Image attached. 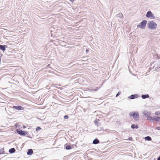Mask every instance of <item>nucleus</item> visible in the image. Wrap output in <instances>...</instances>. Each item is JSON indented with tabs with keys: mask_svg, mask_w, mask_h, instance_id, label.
<instances>
[{
	"mask_svg": "<svg viewBox=\"0 0 160 160\" xmlns=\"http://www.w3.org/2000/svg\"><path fill=\"white\" fill-rule=\"evenodd\" d=\"M65 148L67 150H70L72 148V147L69 145H67L66 146Z\"/></svg>",
	"mask_w": 160,
	"mask_h": 160,
	"instance_id": "nucleus-19",
	"label": "nucleus"
},
{
	"mask_svg": "<svg viewBox=\"0 0 160 160\" xmlns=\"http://www.w3.org/2000/svg\"><path fill=\"white\" fill-rule=\"evenodd\" d=\"M146 16L148 18L151 19H155V18L154 15L150 11H148L146 13Z\"/></svg>",
	"mask_w": 160,
	"mask_h": 160,
	"instance_id": "nucleus-4",
	"label": "nucleus"
},
{
	"mask_svg": "<svg viewBox=\"0 0 160 160\" xmlns=\"http://www.w3.org/2000/svg\"><path fill=\"white\" fill-rule=\"evenodd\" d=\"M120 92H118L117 94L116 95V97H117L120 94Z\"/></svg>",
	"mask_w": 160,
	"mask_h": 160,
	"instance_id": "nucleus-24",
	"label": "nucleus"
},
{
	"mask_svg": "<svg viewBox=\"0 0 160 160\" xmlns=\"http://www.w3.org/2000/svg\"><path fill=\"white\" fill-rule=\"evenodd\" d=\"M148 28L151 30H154L157 27V24L153 21H148Z\"/></svg>",
	"mask_w": 160,
	"mask_h": 160,
	"instance_id": "nucleus-1",
	"label": "nucleus"
},
{
	"mask_svg": "<svg viewBox=\"0 0 160 160\" xmlns=\"http://www.w3.org/2000/svg\"><path fill=\"white\" fill-rule=\"evenodd\" d=\"M139 97L138 94H132L128 97V98L130 99H133L136 98H137Z\"/></svg>",
	"mask_w": 160,
	"mask_h": 160,
	"instance_id": "nucleus-7",
	"label": "nucleus"
},
{
	"mask_svg": "<svg viewBox=\"0 0 160 160\" xmlns=\"http://www.w3.org/2000/svg\"><path fill=\"white\" fill-rule=\"evenodd\" d=\"M7 48V46L5 45H0V49L3 51H4L6 50V48Z\"/></svg>",
	"mask_w": 160,
	"mask_h": 160,
	"instance_id": "nucleus-9",
	"label": "nucleus"
},
{
	"mask_svg": "<svg viewBox=\"0 0 160 160\" xmlns=\"http://www.w3.org/2000/svg\"><path fill=\"white\" fill-rule=\"evenodd\" d=\"M144 139L147 141H150L152 140V138L150 136H147L145 137Z\"/></svg>",
	"mask_w": 160,
	"mask_h": 160,
	"instance_id": "nucleus-15",
	"label": "nucleus"
},
{
	"mask_svg": "<svg viewBox=\"0 0 160 160\" xmlns=\"http://www.w3.org/2000/svg\"><path fill=\"white\" fill-rule=\"evenodd\" d=\"M70 1L72 2H74V0H70Z\"/></svg>",
	"mask_w": 160,
	"mask_h": 160,
	"instance_id": "nucleus-32",
	"label": "nucleus"
},
{
	"mask_svg": "<svg viewBox=\"0 0 160 160\" xmlns=\"http://www.w3.org/2000/svg\"><path fill=\"white\" fill-rule=\"evenodd\" d=\"M143 113L145 116H146L147 117L150 116V115H151L150 112H148L147 111H144L143 112Z\"/></svg>",
	"mask_w": 160,
	"mask_h": 160,
	"instance_id": "nucleus-8",
	"label": "nucleus"
},
{
	"mask_svg": "<svg viewBox=\"0 0 160 160\" xmlns=\"http://www.w3.org/2000/svg\"><path fill=\"white\" fill-rule=\"evenodd\" d=\"M129 140H131L132 139V138H129Z\"/></svg>",
	"mask_w": 160,
	"mask_h": 160,
	"instance_id": "nucleus-34",
	"label": "nucleus"
},
{
	"mask_svg": "<svg viewBox=\"0 0 160 160\" xmlns=\"http://www.w3.org/2000/svg\"><path fill=\"white\" fill-rule=\"evenodd\" d=\"M33 153V151L31 149H29L28 150L27 152V154L28 155H31Z\"/></svg>",
	"mask_w": 160,
	"mask_h": 160,
	"instance_id": "nucleus-10",
	"label": "nucleus"
},
{
	"mask_svg": "<svg viewBox=\"0 0 160 160\" xmlns=\"http://www.w3.org/2000/svg\"><path fill=\"white\" fill-rule=\"evenodd\" d=\"M148 119L149 120H154L156 121H158V119H154L153 118H152L151 117L149 116L148 117Z\"/></svg>",
	"mask_w": 160,
	"mask_h": 160,
	"instance_id": "nucleus-18",
	"label": "nucleus"
},
{
	"mask_svg": "<svg viewBox=\"0 0 160 160\" xmlns=\"http://www.w3.org/2000/svg\"><path fill=\"white\" fill-rule=\"evenodd\" d=\"M72 147H73V148H74L75 147V148L77 147V145L76 144L73 145H72Z\"/></svg>",
	"mask_w": 160,
	"mask_h": 160,
	"instance_id": "nucleus-26",
	"label": "nucleus"
},
{
	"mask_svg": "<svg viewBox=\"0 0 160 160\" xmlns=\"http://www.w3.org/2000/svg\"><path fill=\"white\" fill-rule=\"evenodd\" d=\"M157 160H160V156L158 158Z\"/></svg>",
	"mask_w": 160,
	"mask_h": 160,
	"instance_id": "nucleus-30",
	"label": "nucleus"
},
{
	"mask_svg": "<svg viewBox=\"0 0 160 160\" xmlns=\"http://www.w3.org/2000/svg\"><path fill=\"white\" fill-rule=\"evenodd\" d=\"M99 140L97 138H96L93 141V143L95 144H96L99 143Z\"/></svg>",
	"mask_w": 160,
	"mask_h": 160,
	"instance_id": "nucleus-12",
	"label": "nucleus"
},
{
	"mask_svg": "<svg viewBox=\"0 0 160 160\" xmlns=\"http://www.w3.org/2000/svg\"><path fill=\"white\" fill-rule=\"evenodd\" d=\"M131 128L132 129L134 128H138V125H135V124H132L131 125Z\"/></svg>",
	"mask_w": 160,
	"mask_h": 160,
	"instance_id": "nucleus-14",
	"label": "nucleus"
},
{
	"mask_svg": "<svg viewBox=\"0 0 160 160\" xmlns=\"http://www.w3.org/2000/svg\"><path fill=\"white\" fill-rule=\"evenodd\" d=\"M99 120H97L96 119L95 121H94V123L97 126H98V121H99Z\"/></svg>",
	"mask_w": 160,
	"mask_h": 160,
	"instance_id": "nucleus-20",
	"label": "nucleus"
},
{
	"mask_svg": "<svg viewBox=\"0 0 160 160\" xmlns=\"http://www.w3.org/2000/svg\"><path fill=\"white\" fill-rule=\"evenodd\" d=\"M87 52H88L89 51V50L88 49H86V50Z\"/></svg>",
	"mask_w": 160,
	"mask_h": 160,
	"instance_id": "nucleus-31",
	"label": "nucleus"
},
{
	"mask_svg": "<svg viewBox=\"0 0 160 160\" xmlns=\"http://www.w3.org/2000/svg\"><path fill=\"white\" fill-rule=\"evenodd\" d=\"M23 128H26V126H23Z\"/></svg>",
	"mask_w": 160,
	"mask_h": 160,
	"instance_id": "nucleus-33",
	"label": "nucleus"
},
{
	"mask_svg": "<svg viewBox=\"0 0 160 160\" xmlns=\"http://www.w3.org/2000/svg\"><path fill=\"white\" fill-rule=\"evenodd\" d=\"M41 128H40L39 127H38L36 128V131H38L39 130H41Z\"/></svg>",
	"mask_w": 160,
	"mask_h": 160,
	"instance_id": "nucleus-22",
	"label": "nucleus"
},
{
	"mask_svg": "<svg viewBox=\"0 0 160 160\" xmlns=\"http://www.w3.org/2000/svg\"><path fill=\"white\" fill-rule=\"evenodd\" d=\"M147 23V21L145 20H143L142 22H141L140 24H138L137 25V27L138 28H140L141 29H144L145 28V27L146 26Z\"/></svg>",
	"mask_w": 160,
	"mask_h": 160,
	"instance_id": "nucleus-3",
	"label": "nucleus"
},
{
	"mask_svg": "<svg viewBox=\"0 0 160 160\" xmlns=\"http://www.w3.org/2000/svg\"><path fill=\"white\" fill-rule=\"evenodd\" d=\"M156 129L158 130H160V127H158L156 128Z\"/></svg>",
	"mask_w": 160,
	"mask_h": 160,
	"instance_id": "nucleus-27",
	"label": "nucleus"
},
{
	"mask_svg": "<svg viewBox=\"0 0 160 160\" xmlns=\"http://www.w3.org/2000/svg\"><path fill=\"white\" fill-rule=\"evenodd\" d=\"M102 130V128H101L100 129H98L97 130V131H100Z\"/></svg>",
	"mask_w": 160,
	"mask_h": 160,
	"instance_id": "nucleus-25",
	"label": "nucleus"
},
{
	"mask_svg": "<svg viewBox=\"0 0 160 160\" xmlns=\"http://www.w3.org/2000/svg\"><path fill=\"white\" fill-rule=\"evenodd\" d=\"M117 16L118 17H119L120 18H122L123 17V15L122 13H119L117 15Z\"/></svg>",
	"mask_w": 160,
	"mask_h": 160,
	"instance_id": "nucleus-16",
	"label": "nucleus"
},
{
	"mask_svg": "<svg viewBox=\"0 0 160 160\" xmlns=\"http://www.w3.org/2000/svg\"><path fill=\"white\" fill-rule=\"evenodd\" d=\"M155 114L156 115L158 116L160 114V112L159 111H157L155 112Z\"/></svg>",
	"mask_w": 160,
	"mask_h": 160,
	"instance_id": "nucleus-21",
	"label": "nucleus"
},
{
	"mask_svg": "<svg viewBox=\"0 0 160 160\" xmlns=\"http://www.w3.org/2000/svg\"><path fill=\"white\" fill-rule=\"evenodd\" d=\"M27 137H29V136H27Z\"/></svg>",
	"mask_w": 160,
	"mask_h": 160,
	"instance_id": "nucleus-35",
	"label": "nucleus"
},
{
	"mask_svg": "<svg viewBox=\"0 0 160 160\" xmlns=\"http://www.w3.org/2000/svg\"><path fill=\"white\" fill-rule=\"evenodd\" d=\"M16 150L14 148H12L10 149L9 150V152L10 153H12L15 152Z\"/></svg>",
	"mask_w": 160,
	"mask_h": 160,
	"instance_id": "nucleus-11",
	"label": "nucleus"
},
{
	"mask_svg": "<svg viewBox=\"0 0 160 160\" xmlns=\"http://www.w3.org/2000/svg\"><path fill=\"white\" fill-rule=\"evenodd\" d=\"M149 95L148 94L142 95V98L143 99H146L147 98H149Z\"/></svg>",
	"mask_w": 160,
	"mask_h": 160,
	"instance_id": "nucleus-13",
	"label": "nucleus"
},
{
	"mask_svg": "<svg viewBox=\"0 0 160 160\" xmlns=\"http://www.w3.org/2000/svg\"><path fill=\"white\" fill-rule=\"evenodd\" d=\"M12 108L17 110H23L24 108L20 105L14 106L12 107Z\"/></svg>",
	"mask_w": 160,
	"mask_h": 160,
	"instance_id": "nucleus-6",
	"label": "nucleus"
},
{
	"mask_svg": "<svg viewBox=\"0 0 160 160\" xmlns=\"http://www.w3.org/2000/svg\"><path fill=\"white\" fill-rule=\"evenodd\" d=\"M130 116H132L134 119L136 121H138L139 119V114L138 112H134L132 114V112L129 113Z\"/></svg>",
	"mask_w": 160,
	"mask_h": 160,
	"instance_id": "nucleus-2",
	"label": "nucleus"
},
{
	"mask_svg": "<svg viewBox=\"0 0 160 160\" xmlns=\"http://www.w3.org/2000/svg\"><path fill=\"white\" fill-rule=\"evenodd\" d=\"M16 131L19 134L22 136H25L27 133V131H25L21 130L18 129L16 130Z\"/></svg>",
	"mask_w": 160,
	"mask_h": 160,
	"instance_id": "nucleus-5",
	"label": "nucleus"
},
{
	"mask_svg": "<svg viewBox=\"0 0 160 160\" xmlns=\"http://www.w3.org/2000/svg\"><path fill=\"white\" fill-rule=\"evenodd\" d=\"M2 55V54H0V59H1V57Z\"/></svg>",
	"mask_w": 160,
	"mask_h": 160,
	"instance_id": "nucleus-29",
	"label": "nucleus"
},
{
	"mask_svg": "<svg viewBox=\"0 0 160 160\" xmlns=\"http://www.w3.org/2000/svg\"><path fill=\"white\" fill-rule=\"evenodd\" d=\"M5 152L4 151V149L3 148H1L0 150V155L1 154H5Z\"/></svg>",
	"mask_w": 160,
	"mask_h": 160,
	"instance_id": "nucleus-17",
	"label": "nucleus"
},
{
	"mask_svg": "<svg viewBox=\"0 0 160 160\" xmlns=\"http://www.w3.org/2000/svg\"><path fill=\"white\" fill-rule=\"evenodd\" d=\"M156 118L155 119H158H158H160V117H156Z\"/></svg>",
	"mask_w": 160,
	"mask_h": 160,
	"instance_id": "nucleus-28",
	"label": "nucleus"
},
{
	"mask_svg": "<svg viewBox=\"0 0 160 160\" xmlns=\"http://www.w3.org/2000/svg\"><path fill=\"white\" fill-rule=\"evenodd\" d=\"M64 118L65 119H67L68 118V115H66L64 116Z\"/></svg>",
	"mask_w": 160,
	"mask_h": 160,
	"instance_id": "nucleus-23",
	"label": "nucleus"
}]
</instances>
